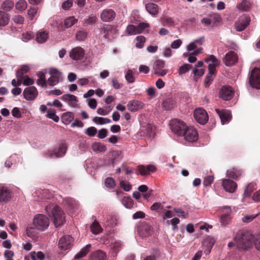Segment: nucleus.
<instances>
[{"label":"nucleus","mask_w":260,"mask_h":260,"mask_svg":"<svg viewBox=\"0 0 260 260\" xmlns=\"http://www.w3.org/2000/svg\"><path fill=\"white\" fill-rule=\"evenodd\" d=\"M253 235L247 232H238L234 240L239 249L245 250L252 245Z\"/></svg>","instance_id":"1"},{"label":"nucleus","mask_w":260,"mask_h":260,"mask_svg":"<svg viewBox=\"0 0 260 260\" xmlns=\"http://www.w3.org/2000/svg\"><path fill=\"white\" fill-rule=\"evenodd\" d=\"M45 210L47 213L51 212L50 217L52 218L54 225L57 226L62 225L65 223L66 217L63 211L57 205L54 207L49 205L46 207Z\"/></svg>","instance_id":"2"},{"label":"nucleus","mask_w":260,"mask_h":260,"mask_svg":"<svg viewBox=\"0 0 260 260\" xmlns=\"http://www.w3.org/2000/svg\"><path fill=\"white\" fill-rule=\"evenodd\" d=\"M67 149V144L65 142H61L52 150H48L45 151L44 155L45 157L49 158L62 157L66 154Z\"/></svg>","instance_id":"3"},{"label":"nucleus","mask_w":260,"mask_h":260,"mask_svg":"<svg viewBox=\"0 0 260 260\" xmlns=\"http://www.w3.org/2000/svg\"><path fill=\"white\" fill-rule=\"evenodd\" d=\"M50 221L48 217L42 214L36 215L33 219L32 225L38 231H44L49 225Z\"/></svg>","instance_id":"4"},{"label":"nucleus","mask_w":260,"mask_h":260,"mask_svg":"<svg viewBox=\"0 0 260 260\" xmlns=\"http://www.w3.org/2000/svg\"><path fill=\"white\" fill-rule=\"evenodd\" d=\"M171 129L173 133L178 136H181L187 127L184 122L180 120L174 119L170 124Z\"/></svg>","instance_id":"5"},{"label":"nucleus","mask_w":260,"mask_h":260,"mask_svg":"<svg viewBox=\"0 0 260 260\" xmlns=\"http://www.w3.org/2000/svg\"><path fill=\"white\" fill-rule=\"evenodd\" d=\"M203 38H200L191 42L187 48L188 52L192 55H198L201 53L202 49L199 46L203 44Z\"/></svg>","instance_id":"6"},{"label":"nucleus","mask_w":260,"mask_h":260,"mask_svg":"<svg viewBox=\"0 0 260 260\" xmlns=\"http://www.w3.org/2000/svg\"><path fill=\"white\" fill-rule=\"evenodd\" d=\"M249 83L252 87L260 89V69L255 68L252 70Z\"/></svg>","instance_id":"7"},{"label":"nucleus","mask_w":260,"mask_h":260,"mask_svg":"<svg viewBox=\"0 0 260 260\" xmlns=\"http://www.w3.org/2000/svg\"><path fill=\"white\" fill-rule=\"evenodd\" d=\"M184 140L187 142H193L198 139V134L197 131L192 127H187L182 134Z\"/></svg>","instance_id":"8"},{"label":"nucleus","mask_w":260,"mask_h":260,"mask_svg":"<svg viewBox=\"0 0 260 260\" xmlns=\"http://www.w3.org/2000/svg\"><path fill=\"white\" fill-rule=\"evenodd\" d=\"M193 116L197 122L201 124H205L208 120L207 112L201 108L194 111Z\"/></svg>","instance_id":"9"},{"label":"nucleus","mask_w":260,"mask_h":260,"mask_svg":"<svg viewBox=\"0 0 260 260\" xmlns=\"http://www.w3.org/2000/svg\"><path fill=\"white\" fill-rule=\"evenodd\" d=\"M74 239L70 235H64L58 241V247L61 250L70 249L73 245Z\"/></svg>","instance_id":"10"},{"label":"nucleus","mask_w":260,"mask_h":260,"mask_svg":"<svg viewBox=\"0 0 260 260\" xmlns=\"http://www.w3.org/2000/svg\"><path fill=\"white\" fill-rule=\"evenodd\" d=\"M137 232L141 237L144 238L151 235L152 228L146 222H142L138 225Z\"/></svg>","instance_id":"11"},{"label":"nucleus","mask_w":260,"mask_h":260,"mask_svg":"<svg viewBox=\"0 0 260 260\" xmlns=\"http://www.w3.org/2000/svg\"><path fill=\"white\" fill-rule=\"evenodd\" d=\"M222 214L219 219L221 224L223 226L229 224L231 220L230 215L232 213V210L229 206H224L221 208Z\"/></svg>","instance_id":"12"},{"label":"nucleus","mask_w":260,"mask_h":260,"mask_svg":"<svg viewBox=\"0 0 260 260\" xmlns=\"http://www.w3.org/2000/svg\"><path fill=\"white\" fill-rule=\"evenodd\" d=\"M219 95L222 100L229 101L233 98L234 91L230 86H223L220 90Z\"/></svg>","instance_id":"13"},{"label":"nucleus","mask_w":260,"mask_h":260,"mask_svg":"<svg viewBox=\"0 0 260 260\" xmlns=\"http://www.w3.org/2000/svg\"><path fill=\"white\" fill-rule=\"evenodd\" d=\"M38 90L34 86H30L24 89L23 95L24 98L27 101L34 100L38 95Z\"/></svg>","instance_id":"14"},{"label":"nucleus","mask_w":260,"mask_h":260,"mask_svg":"<svg viewBox=\"0 0 260 260\" xmlns=\"http://www.w3.org/2000/svg\"><path fill=\"white\" fill-rule=\"evenodd\" d=\"M250 21L249 17L247 15H243L235 23V28L237 31H241L246 28L249 25Z\"/></svg>","instance_id":"15"},{"label":"nucleus","mask_w":260,"mask_h":260,"mask_svg":"<svg viewBox=\"0 0 260 260\" xmlns=\"http://www.w3.org/2000/svg\"><path fill=\"white\" fill-rule=\"evenodd\" d=\"M221 185L225 191L230 193L234 192L237 187L235 182L229 179H222Z\"/></svg>","instance_id":"16"},{"label":"nucleus","mask_w":260,"mask_h":260,"mask_svg":"<svg viewBox=\"0 0 260 260\" xmlns=\"http://www.w3.org/2000/svg\"><path fill=\"white\" fill-rule=\"evenodd\" d=\"M101 18L104 22H111L116 16L115 12L111 9H104L101 14Z\"/></svg>","instance_id":"17"},{"label":"nucleus","mask_w":260,"mask_h":260,"mask_svg":"<svg viewBox=\"0 0 260 260\" xmlns=\"http://www.w3.org/2000/svg\"><path fill=\"white\" fill-rule=\"evenodd\" d=\"M156 171V168L154 165H139L137 168V172L142 176H146L151 173L154 172Z\"/></svg>","instance_id":"18"},{"label":"nucleus","mask_w":260,"mask_h":260,"mask_svg":"<svg viewBox=\"0 0 260 260\" xmlns=\"http://www.w3.org/2000/svg\"><path fill=\"white\" fill-rule=\"evenodd\" d=\"M84 54V50L81 47H75L70 52V57L75 60L82 59L83 58Z\"/></svg>","instance_id":"19"},{"label":"nucleus","mask_w":260,"mask_h":260,"mask_svg":"<svg viewBox=\"0 0 260 260\" xmlns=\"http://www.w3.org/2000/svg\"><path fill=\"white\" fill-rule=\"evenodd\" d=\"M12 193L6 186H0V203L5 204L10 200Z\"/></svg>","instance_id":"20"},{"label":"nucleus","mask_w":260,"mask_h":260,"mask_svg":"<svg viewBox=\"0 0 260 260\" xmlns=\"http://www.w3.org/2000/svg\"><path fill=\"white\" fill-rule=\"evenodd\" d=\"M215 111L218 115L222 124L227 123L231 120L232 114L229 110L225 109L220 110L218 109H216Z\"/></svg>","instance_id":"21"},{"label":"nucleus","mask_w":260,"mask_h":260,"mask_svg":"<svg viewBox=\"0 0 260 260\" xmlns=\"http://www.w3.org/2000/svg\"><path fill=\"white\" fill-rule=\"evenodd\" d=\"M238 60V56L234 51H230L225 54L223 58V62L226 66L234 64Z\"/></svg>","instance_id":"22"},{"label":"nucleus","mask_w":260,"mask_h":260,"mask_svg":"<svg viewBox=\"0 0 260 260\" xmlns=\"http://www.w3.org/2000/svg\"><path fill=\"white\" fill-rule=\"evenodd\" d=\"M144 107V104L138 100H132L129 101L127 104V109L132 112H135L142 109Z\"/></svg>","instance_id":"23"},{"label":"nucleus","mask_w":260,"mask_h":260,"mask_svg":"<svg viewBox=\"0 0 260 260\" xmlns=\"http://www.w3.org/2000/svg\"><path fill=\"white\" fill-rule=\"evenodd\" d=\"M140 135L148 137V138H153L155 135L154 127L151 124H147L142 128L140 132Z\"/></svg>","instance_id":"24"},{"label":"nucleus","mask_w":260,"mask_h":260,"mask_svg":"<svg viewBox=\"0 0 260 260\" xmlns=\"http://www.w3.org/2000/svg\"><path fill=\"white\" fill-rule=\"evenodd\" d=\"M206 62L211 61L212 63L208 65L209 72L214 73L215 67L219 65V62L217 58L213 55H211L205 60Z\"/></svg>","instance_id":"25"},{"label":"nucleus","mask_w":260,"mask_h":260,"mask_svg":"<svg viewBox=\"0 0 260 260\" xmlns=\"http://www.w3.org/2000/svg\"><path fill=\"white\" fill-rule=\"evenodd\" d=\"M62 101L68 103V104L73 107H75L77 106L78 102L77 97L73 94H66L61 96Z\"/></svg>","instance_id":"26"},{"label":"nucleus","mask_w":260,"mask_h":260,"mask_svg":"<svg viewBox=\"0 0 260 260\" xmlns=\"http://www.w3.org/2000/svg\"><path fill=\"white\" fill-rule=\"evenodd\" d=\"M176 105V102L173 98H169L166 99L162 103V108L165 110H170L174 108Z\"/></svg>","instance_id":"27"},{"label":"nucleus","mask_w":260,"mask_h":260,"mask_svg":"<svg viewBox=\"0 0 260 260\" xmlns=\"http://www.w3.org/2000/svg\"><path fill=\"white\" fill-rule=\"evenodd\" d=\"M145 8L147 11L152 16H156L158 13L159 7L154 3H149L146 4Z\"/></svg>","instance_id":"28"},{"label":"nucleus","mask_w":260,"mask_h":260,"mask_svg":"<svg viewBox=\"0 0 260 260\" xmlns=\"http://www.w3.org/2000/svg\"><path fill=\"white\" fill-rule=\"evenodd\" d=\"M63 204L69 210L74 212L77 208V203L72 198L67 197L63 200Z\"/></svg>","instance_id":"29"},{"label":"nucleus","mask_w":260,"mask_h":260,"mask_svg":"<svg viewBox=\"0 0 260 260\" xmlns=\"http://www.w3.org/2000/svg\"><path fill=\"white\" fill-rule=\"evenodd\" d=\"M106 253L101 250H99L92 253L90 256V260H106Z\"/></svg>","instance_id":"30"},{"label":"nucleus","mask_w":260,"mask_h":260,"mask_svg":"<svg viewBox=\"0 0 260 260\" xmlns=\"http://www.w3.org/2000/svg\"><path fill=\"white\" fill-rule=\"evenodd\" d=\"M242 172L236 168L229 169L226 172V176L228 177L232 178L234 179H238L242 175Z\"/></svg>","instance_id":"31"},{"label":"nucleus","mask_w":260,"mask_h":260,"mask_svg":"<svg viewBox=\"0 0 260 260\" xmlns=\"http://www.w3.org/2000/svg\"><path fill=\"white\" fill-rule=\"evenodd\" d=\"M91 247V244H87L85 247L81 249V250L75 255L74 260H76L85 256L90 251Z\"/></svg>","instance_id":"32"},{"label":"nucleus","mask_w":260,"mask_h":260,"mask_svg":"<svg viewBox=\"0 0 260 260\" xmlns=\"http://www.w3.org/2000/svg\"><path fill=\"white\" fill-rule=\"evenodd\" d=\"M117 222L116 218L112 215H107L104 219V225L106 226H113Z\"/></svg>","instance_id":"33"},{"label":"nucleus","mask_w":260,"mask_h":260,"mask_svg":"<svg viewBox=\"0 0 260 260\" xmlns=\"http://www.w3.org/2000/svg\"><path fill=\"white\" fill-rule=\"evenodd\" d=\"M74 118V113L68 112L63 113L61 117V121L64 124H69Z\"/></svg>","instance_id":"34"},{"label":"nucleus","mask_w":260,"mask_h":260,"mask_svg":"<svg viewBox=\"0 0 260 260\" xmlns=\"http://www.w3.org/2000/svg\"><path fill=\"white\" fill-rule=\"evenodd\" d=\"M91 147L93 151L96 152H103L107 149L106 145L100 142H94Z\"/></svg>","instance_id":"35"},{"label":"nucleus","mask_w":260,"mask_h":260,"mask_svg":"<svg viewBox=\"0 0 260 260\" xmlns=\"http://www.w3.org/2000/svg\"><path fill=\"white\" fill-rule=\"evenodd\" d=\"M38 79L37 80V84L38 85L41 86L42 87H47L48 85L47 81L45 79V75L44 72H39L37 74Z\"/></svg>","instance_id":"36"},{"label":"nucleus","mask_w":260,"mask_h":260,"mask_svg":"<svg viewBox=\"0 0 260 260\" xmlns=\"http://www.w3.org/2000/svg\"><path fill=\"white\" fill-rule=\"evenodd\" d=\"M238 9L241 11L246 12L249 11L250 8V4L247 0H242V2L237 4Z\"/></svg>","instance_id":"37"},{"label":"nucleus","mask_w":260,"mask_h":260,"mask_svg":"<svg viewBox=\"0 0 260 260\" xmlns=\"http://www.w3.org/2000/svg\"><path fill=\"white\" fill-rule=\"evenodd\" d=\"M48 37V34L47 32L41 31L39 32L37 35V41L39 43H43L45 42Z\"/></svg>","instance_id":"38"},{"label":"nucleus","mask_w":260,"mask_h":260,"mask_svg":"<svg viewBox=\"0 0 260 260\" xmlns=\"http://www.w3.org/2000/svg\"><path fill=\"white\" fill-rule=\"evenodd\" d=\"M97 18L95 16H90L82 20L83 25L85 26H92L95 23Z\"/></svg>","instance_id":"39"},{"label":"nucleus","mask_w":260,"mask_h":260,"mask_svg":"<svg viewBox=\"0 0 260 260\" xmlns=\"http://www.w3.org/2000/svg\"><path fill=\"white\" fill-rule=\"evenodd\" d=\"M91 232L94 234H98L102 232V228L100 223L95 220L90 225Z\"/></svg>","instance_id":"40"},{"label":"nucleus","mask_w":260,"mask_h":260,"mask_svg":"<svg viewBox=\"0 0 260 260\" xmlns=\"http://www.w3.org/2000/svg\"><path fill=\"white\" fill-rule=\"evenodd\" d=\"M8 14L0 11V26H5L9 23Z\"/></svg>","instance_id":"41"},{"label":"nucleus","mask_w":260,"mask_h":260,"mask_svg":"<svg viewBox=\"0 0 260 260\" xmlns=\"http://www.w3.org/2000/svg\"><path fill=\"white\" fill-rule=\"evenodd\" d=\"M87 37V32L84 29H80L76 33V38L78 41H84Z\"/></svg>","instance_id":"42"},{"label":"nucleus","mask_w":260,"mask_h":260,"mask_svg":"<svg viewBox=\"0 0 260 260\" xmlns=\"http://www.w3.org/2000/svg\"><path fill=\"white\" fill-rule=\"evenodd\" d=\"M92 121L95 123L101 125L105 124L111 122V120L109 118L102 117H94L93 118Z\"/></svg>","instance_id":"43"},{"label":"nucleus","mask_w":260,"mask_h":260,"mask_svg":"<svg viewBox=\"0 0 260 260\" xmlns=\"http://www.w3.org/2000/svg\"><path fill=\"white\" fill-rule=\"evenodd\" d=\"M14 3L10 0L4 1L2 4V8L5 11H10L14 7Z\"/></svg>","instance_id":"44"},{"label":"nucleus","mask_w":260,"mask_h":260,"mask_svg":"<svg viewBox=\"0 0 260 260\" xmlns=\"http://www.w3.org/2000/svg\"><path fill=\"white\" fill-rule=\"evenodd\" d=\"M123 157L122 152L119 150L113 151L111 153V158L113 162L120 161Z\"/></svg>","instance_id":"45"},{"label":"nucleus","mask_w":260,"mask_h":260,"mask_svg":"<svg viewBox=\"0 0 260 260\" xmlns=\"http://www.w3.org/2000/svg\"><path fill=\"white\" fill-rule=\"evenodd\" d=\"M29 254L32 260H43L44 258V254L41 251H39L37 253L35 251H31Z\"/></svg>","instance_id":"46"},{"label":"nucleus","mask_w":260,"mask_h":260,"mask_svg":"<svg viewBox=\"0 0 260 260\" xmlns=\"http://www.w3.org/2000/svg\"><path fill=\"white\" fill-rule=\"evenodd\" d=\"M60 78V76H50V78L47 80L48 85L51 86L57 85L59 83Z\"/></svg>","instance_id":"47"},{"label":"nucleus","mask_w":260,"mask_h":260,"mask_svg":"<svg viewBox=\"0 0 260 260\" xmlns=\"http://www.w3.org/2000/svg\"><path fill=\"white\" fill-rule=\"evenodd\" d=\"M255 189V185L253 183L248 184L245 189L244 196L248 197L251 195V192Z\"/></svg>","instance_id":"48"},{"label":"nucleus","mask_w":260,"mask_h":260,"mask_svg":"<svg viewBox=\"0 0 260 260\" xmlns=\"http://www.w3.org/2000/svg\"><path fill=\"white\" fill-rule=\"evenodd\" d=\"M77 22V19L75 17H70L65 19L64 25L66 28H69Z\"/></svg>","instance_id":"49"},{"label":"nucleus","mask_w":260,"mask_h":260,"mask_svg":"<svg viewBox=\"0 0 260 260\" xmlns=\"http://www.w3.org/2000/svg\"><path fill=\"white\" fill-rule=\"evenodd\" d=\"M15 8L20 11H23L27 8V3L24 0H19L16 3Z\"/></svg>","instance_id":"50"},{"label":"nucleus","mask_w":260,"mask_h":260,"mask_svg":"<svg viewBox=\"0 0 260 260\" xmlns=\"http://www.w3.org/2000/svg\"><path fill=\"white\" fill-rule=\"evenodd\" d=\"M125 78L126 80L131 83L135 82V78L134 76V73L131 69H128L125 73Z\"/></svg>","instance_id":"51"},{"label":"nucleus","mask_w":260,"mask_h":260,"mask_svg":"<svg viewBox=\"0 0 260 260\" xmlns=\"http://www.w3.org/2000/svg\"><path fill=\"white\" fill-rule=\"evenodd\" d=\"M36 230L34 225H30L27 226L26 230V235L28 237L34 239L36 237V232L35 231Z\"/></svg>","instance_id":"52"},{"label":"nucleus","mask_w":260,"mask_h":260,"mask_svg":"<svg viewBox=\"0 0 260 260\" xmlns=\"http://www.w3.org/2000/svg\"><path fill=\"white\" fill-rule=\"evenodd\" d=\"M165 61L161 60H156L153 65V68L154 71H157L158 70H160L161 69L164 68L165 67Z\"/></svg>","instance_id":"53"},{"label":"nucleus","mask_w":260,"mask_h":260,"mask_svg":"<svg viewBox=\"0 0 260 260\" xmlns=\"http://www.w3.org/2000/svg\"><path fill=\"white\" fill-rule=\"evenodd\" d=\"M126 31L129 35L140 34V31L138 30L137 26L134 25H128L127 27Z\"/></svg>","instance_id":"54"},{"label":"nucleus","mask_w":260,"mask_h":260,"mask_svg":"<svg viewBox=\"0 0 260 260\" xmlns=\"http://www.w3.org/2000/svg\"><path fill=\"white\" fill-rule=\"evenodd\" d=\"M97 129L94 126H90L84 131V134L89 137H94L97 133Z\"/></svg>","instance_id":"55"},{"label":"nucleus","mask_w":260,"mask_h":260,"mask_svg":"<svg viewBox=\"0 0 260 260\" xmlns=\"http://www.w3.org/2000/svg\"><path fill=\"white\" fill-rule=\"evenodd\" d=\"M29 70V67L27 66H22L17 71L16 77L17 78H22L24 74L27 73Z\"/></svg>","instance_id":"56"},{"label":"nucleus","mask_w":260,"mask_h":260,"mask_svg":"<svg viewBox=\"0 0 260 260\" xmlns=\"http://www.w3.org/2000/svg\"><path fill=\"white\" fill-rule=\"evenodd\" d=\"M136 40L137 42L136 44V47L138 48H142L145 42V38L143 36H139L137 37Z\"/></svg>","instance_id":"57"},{"label":"nucleus","mask_w":260,"mask_h":260,"mask_svg":"<svg viewBox=\"0 0 260 260\" xmlns=\"http://www.w3.org/2000/svg\"><path fill=\"white\" fill-rule=\"evenodd\" d=\"M105 184L107 187L109 188H113L115 185V182L112 177H108L105 179Z\"/></svg>","instance_id":"58"},{"label":"nucleus","mask_w":260,"mask_h":260,"mask_svg":"<svg viewBox=\"0 0 260 260\" xmlns=\"http://www.w3.org/2000/svg\"><path fill=\"white\" fill-rule=\"evenodd\" d=\"M122 248V244L119 241H115L111 245V249L113 252L117 253Z\"/></svg>","instance_id":"59"},{"label":"nucleus","mask_w":260,"mask_h":260,"mask_svg":"<svg viewBox=\"0 0 260 260\" xmlns=\"http://www.w3.org/2000/svg\"><path fill=\"white\" fill-rule=\"evenodd\" d=\"M254 244L256 249L260 250V234L253 235L252 244Z\"/></svg>","instance_id":"60"},{"label":"nucleus","mask_w":260,"mask_h":260,"mask_svg":"<svg viewBox=\"0 0 260 260\" xmlns=\"http://www.w3.org/2000/svg\"><path fill=\"white\" fill-rule=\"evenodd\" d=\"M123 204L127 208H131L133 205V201L130 197H124L123 199Z\"/></svg>","instance_id":"61"},{"label":"nucleus","mask_w":260,"mask_h":260,"mask_svg":"<svg viewBox=\"0 0 260 260\" xmlns=\"http://www.w3.org/2000/svg\"><path fill=\"white\" fill-rule=\"evenodd\" d=\"M214 176L213 175H208L204 178L203 185L205 186H208L212 184Z\"/></svg>","instance_id":"62"},{"label":"nucleus","mask_w":260,"mask_h":260,"mask_svg":"<svg viewBox=\"0 0 260 260\" xmlns=\"http://www.w3.org/2000/svg\"><path fill=\"white\" fill-rule=\"evenodd\" d=\"M191 68V66L188 64H185L182 66H181L178 70V73L179 75H182L183 74L187 72L190 68Z\"/></svg>","instance_id":"63"},{"label":"nucleus","mask_w":260,"mask_h":260,"mask_svg":"<svg viewBox=\"0 0 260 260\" xmlns=\"http://www.w3.org/2000/svg\"><path fill=\"white\" fill-rule=\"evenodd\" d=\"M214 74L213 73H208L205 82V86L206 87H208L210 85L211 82L213 81L214 77Z\"/></svg>","instance_id":"64"}]
</instances>
